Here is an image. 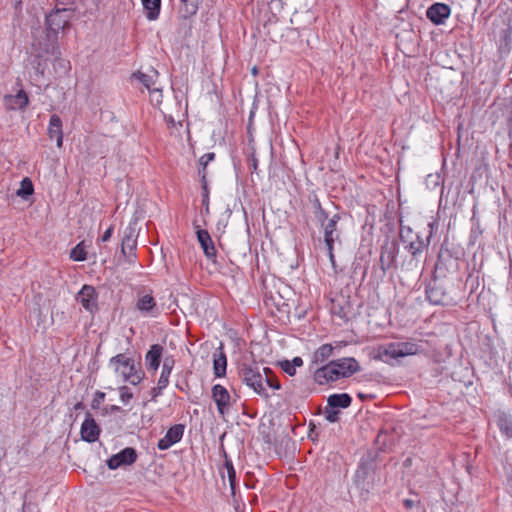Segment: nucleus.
<instances>
[{
    "mask_svg": "<svg viewBox=\"0 0 512 512\" xmlns=\"http://www.w3.org/2000/svg\"><path fill=\"white\" fill-rule=\"evenodd\" d=\"M359 371V364L356 359L348 357L331 361L314 372V380L319 385L328 384L341 378L350 377Z\"/></svg>",
    "mask_w": 512,
    "mask_h": 512,
    "instance_id": "obj_1",
    "label": "nucleus"
},
{
    "mask_svg": "<svg viewBox=\"0 0 512 512\" xmlns=\"http://www.w3.org/2000/svg\"><path fill=\"white\" fill-rule=\"evenodd\" d=\"M109 367L113 370L117 379L134 386L141 383L145 376L140 362L124 353L111 357Z\"/></svg>",
    "mask_w": 512,
    "mask_h": 512,
    "instance_id": "obj_2",
    "label": "nucleus"
},
{
    "mask_svg": "<svg viewBox=\"0 0 512 512\" xmlns=\"http://www.w3.org/2000/svg\"><path fill=\"white\" fill-rule=\"evenodd\" d=\"M418 351V345L413 342H390L381 344L374 349V359L392 364L393 361L415 355Z\"/></svg>",
    "mask_w": 512,
    "mask_h": 512,
    "instance_id": "obj_3",
    "label": "nucleus"
},
{
    "mask_svg": "<svg viewBox=\"0 0 512 512\" xmlns=\"http://www.w3.org/2000/svg\"><path fill=\"white\" fill-rule=\"evenodd\" d=\"M240 377L242 381L252 388L259 395H266V387L271 386L275 389L279 385L273 386L266 375H262L258 367L251 365H243L240 369Z\"/></svg>",
    "mask_w": 512,
    "mask_h": 512,
    "instance_id": "obj_4",
    "label": "nucleus"
},
{
    "mask_svg": "<svg viewBox=\"0 0 512 512\" xmlns=\"http://www.w3.org/2000/svg\"><path fill=\"white\" fill-rule=\"evenodd\" d=\"M339 221V215L335 214L330 218L326 224H324V243L326 245L329 260L332 266H335V256L333 253L334 244L339 241V233L337 232V223Z\"/></svg>",
    "mask_w": 512,
    "mask_h": 512,
    "instance_id": "obj_5",
    "label": "nucleus"
},
{
    "mask_svg": "<svg viewBox=\"0 0 512 512\" xmlns=\"http://www.w3.org/2000/svg\"><path fill=\"white\" fill-rule=\"evenodd\" d=\"M71 15L72 12L68 9H56L46 18L48 28L52 32L58 33L60 30H63L69 23Z\"/></svg>",
    "mask_w": 512,
    "mask_h": 512,
    "instance_id": "obj_6",
    "label": "nucleus"
},
{
    "mask_svg": "<svg viewBox=\"0 0 512 512\" xmlns=\"http://www.w3.org/2000/svg\"><path fill=\"white\" fill-rule=\"evenodd\" d=\"M137 459V454L134 448L127 447L119 453L111 456L107 460V465L110 469L115 470L119 467L131 465Z\"/></svg>",
    "mask_w": 512,
    "mask_h": 512,
    "instance_id": "obj_7",
    "label": "nucleus"
},
{
    "mask_svg": "<svg viewBox=\"0 0 512 512\" xmlns=\"http://www.w3.org/2000/svg\"><path fill=\"white\" fill-rule=\"evenodd\" d=\"M76 299L86 311L90 313L97 311V293L93 286L84 285Z\"/></svg>",
    "mask_w": 512,
    "mask_h": 512,
    "instance_id": "obj_8",
    "label": "nucleus"
},
{
    "mask_svg": "<svg viewBox=\"0 0 512 512\" xmlns=\"http://www.w3.org/2000/svg\"><path fill=\"white\" fill-rule=\"evenodd\" d=\"M136 308L144 316L157 317L160 313L156 300L149 293L138 295Z\"/></svg>",
    "mask_w": 512,
    "mask_h": 512,
    "instance_id": "obj_9",
    "label": "nucleus"
},
{
    "mask_svg": "<svg viewBox=\"0 0 512 512\" xmlns=\"http://www.w3.org/2000/svg\"><path fill=\"white\" fill-rule=\"evenodd\" d=\"M184 434V426L176 424L169 428L165 436L158 441L157 447L160 450H167L174 444L178 443Z\"/></svg>",
    "mask_w": 512,
    "mask_h": 512,
    "instance_id": "obj_10",
    "label": "nucleus"
},
{
    "mask_svg": "<svg viewBox=\"0 0 512 512\" xmlns=\"http://www.w3.org/2000/svg\"><path fill=\"white\" fill-rule=\"evenodd\" d=\"M411 235L412 230L409 227L401 226L400 239L405 243L408 242L406 249L415 257L423 251L425 244L418 235L415 236V239L408 241Z\"/></svg>",
    "mask_w": 512,
    "mask_h": 512,
    "instance_id": "obj_11",
    "label": "nucleus"
},
{
    "mask_svg": "<svg viewBox=\"0 0 512 512\" xmlns=\"http://www.w3.org/2000/svg\"><path fill=\"white\" fill-rule=\"evenodd\" d=\"M212 398L216 403L217 410L221 415H224L230 406V394L227 389L216 384L212 388Z\"/></svg>",
    "mask_w": 512,
    "mask_h": 512,
    "instance_id": "obj_12",
    "label": "nucleus"
},
{
    "mask_svg": "<svg viewBox=\"0 0 512 512\" xmlns=\"http://www.w3.org/2000/svg\"><path fill=\"white\" fill-rule=\"evenodd\" d=\"M196 235L197 240L201 248L203 249L205 256L209 260H212L214 262L216 258V248L214 246L210 234L208 233V231L198 228L196 231Z\"/></svg>",
    "mask_w": 512,
    "mask_h": 512,
    "instance_id": "obj_13",
    "label": "nucleus"
},
{
    "mask_svg": "<svg viewBox=\"0 0 512 512\" xmlns=\"http://www.w3.org/2000/svg\"><path fill=\"white\" fill-rule=\"evenodd\" d=\"M425 184L428 189L434 190L441 187V196L439 200V211H444L448 205V200L444 198V179L439 173L428 174L425 179Z\"/></svg>",
    "mask_w": 512,
    "mask_h": 512,
    "instance_id": "obj_14",
    "label": "nucleus"
},
{
    "mask_svg": "<svg viewBox=\"0 0 512 512\" xmlns=\"http://www.w3.org/2000/svg\"><path fill=\"white\" fill-rule=\"evenodd\" d=\"M80 433L82 440L93 443L98 440L100 430L93 418L86 417L81 425Z\"/></svg>",
    "mask_w": 512,
    "mask_h": 512,
    "instance_id": "obj_15",
    "label": "nucleus"
},
{
    "mask_svg": "<svg viewBox=\"0 0 512 512\" xmlns=\"http://www.w3.org/2000/svg\"><path fill=\"white\" fill-rule=\"evenodd\" d=\"M426 16L436 25L443 24L448 18V5L435 3L427 9Z\"/></svg>",
    "mask_w": 512,
    "mask_h": 512,
    "instance_id": "obj_16",
    "label": "nucleus"
},
{
    "mask_svg": "<svg viewBox=\"0 0 512 512\" xmlns=\"http://www.w3.org/2000/svg\"><path fill=\"white\" fill-rule=\"evenodd\" d=\"M29 103L28 96L24 90H19L15 95H6L4 105L9 110L24 109Z\"/></svg>",
    "mask_w": 512,
    "mask_h": 512,
    "instance_id": "obj_17",
    "label": "nucleus"
},
{
    "mask_svg": "<svg viewBox=\"0 0 512 512\" xmlns=\"http://www.w3.org/2000/svg\"><path fill=\"white\" fill-rule=\"evenodd\" d=\"M163 350V347L159 344H154L150 347L145 355V362L149 371L155 373L158 370Z\"/></svg>",
    "mask_w": 512,
    "mask_h": 512,
    "instance_id": "obj_18",
    "label": "nucleus"
},
{
    "mask_svg": "<svg viewBox=\"0 0 512 512\" xmlns=\"http://www.w3.org/2000/svg\"><path fill=\"white\" fill-rule=\"evenodd\" d=\"M133 77L141 82L148 91H150L154 87H157L159 73L154 68L149 67L147 71H137L133 74Z\"/></svg>",
    "mask_w": 512,
    "mask_h": 512,
    "instance_id": "obj_19",
    "label": "nucleus"
},
{
    "mask_svg": "<svg viewBox=\"0 0 512 512\" xmlns=\"http://www.w3.org/2000/svg\"><path fill=\"white\" fill-rule=\"evenodd\" d=\"M175 360L173 356L164 357L161 374L157 382V389L159 393L164 390L169 384V378L174 368Z\"/></svg>",
    "mask_w": 512,
    "mask_h": 512,
    "instance_id": "obj_20",
    "label": "nucleus"
},
{
    "mask_svg": "<svg viewBox=\"0 0 512 512\" xmlns=\"http://www.w3.org/2000/svg\"><path fill=\"white\" fill-rule=\"evenodd\" d=\"M48 135L50 139L56 140V145L58 148L62 146L63 143V132H62V121L60 117L56 114H53L50 117L49 126H48Z\"/></svg>",
    "mask_w": 512,
    "mask_h": 512,
    "instance_id": "obj_21",
    "label": "nucleus"
},
{
    "mask_svg": "<svg viewBox=\"0 0 512 512\" xmlns=\"http://www.w3.org/2000/svg\"><path fill=\"white\" fill-rule=\"evenodd\" d=\"M398 249L395 244L386 245L382 248L380 255V265L383 271H387L395 262Z\"/></svg>",
    "mask_w": 512,
    "mask_h": 512,
    "instance_id": "obj_22",
    "label": "nucleus"
},
{
    "mask_svg": "<svg viewBox=\"0 0 512 512\" xmlns=\"http://www.w3.org/2000/svg\"><path fill=\"white\" fill-rule=\"evenodd\" d=\"M50 59L48 57H44L42 54H37L32 60L31 65L33 68V77L35 81H39L40 78H43L46 70L48 69V62Z\"/></svg>",
    "mask_w": 512,
    "mask_h": 512,
    "instance_id": "obj_23",
    "label": "nucleus"
},
{
    "mask_svg": "<svg viewBox=\"0 0 512 512\" xmlns=\"http://www.w3.org/2000/svg\"><path fill=\"white\" fill-rule=\"evenodd\" d=\"M141 3L148 20L155 21L158 19L161 8V0H141Z\"/></svg>",
    "mask_w": 512,
    "mask_h": 512,
    "instance_id": "obj_24",
    "label": "nucleus"
},
{
    "mask_svg": "<svg viewBox=\"0 0 512 512\" xmlns=\"http://www.w3.org/2000/svg\"><path fill=\"white\" fill-rule=\"evenodd\" d=\"M227 359L222 350L213 353V370L216 377H223L226 373Z\"/></svg>",
    "mask_w": 512,
    "mask_h": 512,
    "instance_id": "obj_25",
    "label": "nucleus"
},
{
    "mask_svg": "<svg viewBox=\"0 0 512 512\" xmlns=\"http://www.w3.org/2000/svg\"><path fill=\"white\" fill-rule=\"evenodd\" d=\"M328 406L332 408H347L352 402V398L347 393L332 394L327 399Z\"/></svg>",
    "mask_w": 512,
    "mask_h": 512,
    "instance_id": "obj_26",
    "label": "nucleus"
},
{
    "mask_svg": "<svg viewBox=\"0 0 512 512\" xmlns=\"http://www.w3.org/2000/svg\"><path fill=\"white\" fill-rule=\"evenodd\" d=\"M333 354V346L331 344H323L313 354V362L323 363Z\"/></svg>",
    "mask_w": 512,
    "mask_h": 512,
    "instance_id": "obj_27",
    "label": "nucleus"
},
{
    "mask_svg": "<svg viewBox=\"0 0 512 512\" xmlns=\"http://www.w3.org/2000/svg\"><path fill=\"white\" fill-rule=\"evenodd\" d=\"M302 365L303 360L301 357H294L292 361L286 360L281 363L282 369L290 376H293L296 372V368L301 367Z\"/></svg>",
    "mask_w": 512,
    "mask_h": 512,
    "instance_id": "obj_28",
    "label": "nucleus"
},
{
    "mask_svg": "<svg viewBox=\"0 0 512 512\" xmlns=\"http://www.w3.org/2000/svg\"><path fill=\"white\" fill-rule=\"evenodd\" d=\"M34 192V187L32 181L29 178H24L20 183V188L17 190V196L21 198H26L32 195Z\"/></svg>",
    "mask_w": 512,
    "mask_h": 512,
    "instance_id": "obj_29",
    "label": "nucleus"
},
{
    "mask_svg": "<svg viewBox=\"0 0 512 512\" xmlns=\"http://www.w3.org/2000/svg\"><path fill=\"white\" fill-rule=\"evenodd\" d=\"M498 427L500 431L507 437L512 438V418L509 416H501L498 419Z\"/></svg>",
    "mask_w": 512,
    "mask_h": 512,
    "instance_id": "obj_30",
    "label": "nucleus"
},
{
    "mask_svg": "<svg viewBox=\"0 0 512 512\" xmlns=\"http://www.w3.org/2000/svg\"><path fill=\"white\" fill-rule=\"evenodd\" d=\"M70 258L74 261H85L87 258L84 242L78 243L70 253Z\"/></svg>",
    "mask_w": 512,
    "mask_h": 512,
    "instance_id": "obj_31",
    "label": "nucleus"
},
{
    "mask_svg": "<svg viewBox=\"0 0 512 512\" xmlns=\"http://www.w3.org/2000/svg\"><path fill=\"white\" fill-rule=\"evenodd\" d=\"M511 37L509 33L506 31L500 38V44H499V53L501 56L508 55L511 51Z\"/></svg>",
    "mask_w": 512,
    "mask_h": 512,
    "instance_id": "obj_32",
    "label": "nucleus"
},
{
    "mask_svg": "<svg viewBox=\"0 0 512 512\" xmlns=\"http://www.w3.org/2000/svg\"><path fill=\"white\" fill-rule=\"evenodd\" d=\"M214 158H215V153H213V152H208L200 157L199 165L202 167V171H200L199 173L201 174L203 179H205V169H206L207 165L211 161H213Z\"/></svg>",
    "mask_w": 512,
    "mask_h": 512,
    "instance_id": "obj_33",
    "label": "nucleus"
},
{
    "mask_svg": "<svg viewBox=\"0 0 512 512\" xmlns=\"http://www.w3.org/2000/svg\"><path fill=\"white\" fill-rule=\"evenodd\" d=\"M150 93V100L151 103L154 106H159L162 103V88L160 86L154 87L152 90L149 91Z\"/></svg>",
    "mask_w": 512,
    "mask_h": 512,
    "instance_id": "obj_34",
    "label": "nucleus"
},
{
    "mask_svg": "<svg viewBox=\"0 0 512 512\" xmlns=\"http://www.w3.org/2000/svg\"><path fill=\"white\" fill-rule=\"evenodd\" d=\"M119 397L122 404L127 405L133 398V394L129 391L128 387L122 386L119 388Z\"/></svg>",
    "mask_w": 512,
    "mask_h": 512,
    "instance_id": "obj_35",
    "label": "nucleus"
},
{
    "mask_svg": "<svg viewBox=\"0 0 512 512\" xmlns=\"http://www.w3.org/2000/svg\"><path fill=\"white\" fill-rule=\"evenodd\" d=\"M324 417L327 421L334 423L339 418V411L330 406L326 407L324 410Z\"/></svg>",
    "mask_w": 512,
    "mask_h": 512,
    "instance_id": "obj_36",
    "label": "nucleus"
},
{
    "mask_svg": "<svg viewBox=\"0 0 512 512\" xmlns=\"http://www.w3.org/2000/svg\"><path fill=\"white\" fill-rule=\"evenodd\" d=\"M135 245L136 241L131 236L125 237L122 242V252L125 253L126 248H130L132 250Z\"/></svg>",
    "mask_w": 512,
    "mask_h": 512,
    "instance_id": "obj_37",
    "label": "nucleus"
},
{
    "mask_svg": "<svg viewBox=\"0 0 512 512\" xmlns=\"http://www.w3.org/2000/svg\"><path fill=\"white\" fill-rule=\"evenodd\" d=\"M51 56L53 57L54 61L57 62L59 64V66L64 70V71H67L68 68H69V63L67 61H65L64 59H60L58 58L55 54H54V48L52 49V54Z\"/></svg>",
    "mask_w": 512,
    "mask_h": 512,
    "instance_id": "obj_38",
    "label": "nucleus"
},
{
    "mask_svg": "<svg viewBox=\"0 0 512 512\" xmlns=\"http://www.w3.org/2000/svg\"><path fill=\"white\" fill-rule=\"evenodd\" d=\"M436 294H437V291H436V290H434V289H431V290L427 291V297H428V299H429L432 303H434V304H439V303H441V300H440V299H438V298L436 297V296H437Z\"/></svg>",
    "mask_w": 512,
    "mask_h": 512,
    "instance_id": "obj_39",
    "label": "nucleus"
},
{
    "mask_svg": "<svg viewBox=\"0 0 512 512\" xmlns=\"http://www.w3.org/2000/svg\"><path fill=\"white\" fill-rule=\"evenodd\" d=\"M227 470H228V477H229L230 484L233 487L234 480H235V470L232 465H227Z\"/></svg>",
    "mask_w": 512,
    "mask_h": 512,
    "instance_id": "obj_40",
    "label": "nucleus"
},
{
    "mask_svg": "<svg viewBox=\"0 0 512 512\" xmlns=\"http://www.w3.org/2000/svg\"><path fill=\"white\" fill-rule=\"evenodd\" d=\"M112 233H113V226H110L105 232L104 234L102 235L101 237V242H107L111 236H112Z\"/></svg>",
    "mask_w": 512,
    "mask_h": 512,
    "instance_id": "obj_41",
    "label": "nucleus"
},
{
    "mask_svg": "<svg viewBox=\"0 0 512 512\" xmlns=\"http://www.w3.org/2000/svg\"><path fill=\"white\" fill-rule=\"evenodd\" d=\"M404 505H405L407 508H411V507H413V505H414V501H413V500H411V499H406V500H404Z\"/></svg>",
    "mask_w": 512,
    "mask_h": 512,
    "instance_id": "obj_42",
    "label": "nucleus"
},
{
    "mask_svg": "<svg viewBox=\"0 0 512 512\" xmlns=\"http://www.w3.org/2000/svg\"><path fill=\"white\" fill-rule=\"evenodd\" d=\"M169 123L174 124V119L172 117L169 118Z\"/></svg>",
    "mask_w": 512,
    "mask_h": 512,
    "instance_id": "obj_43",
    "label": "nucleus"
},
{
    "mask_svg": "<svg viewBox=\"0 0 512 512\" xmlns=\"http://www.w3.org/2000/svg\"><path fill=\"white\" fill-rule=\"evenodd\" d=\"M256 72H257V70H256V68L254 67V68L252 69V73H254V74H255Z\"/></svg>",
    "mask_w": 512,
    "mask_h": 512,
    "instance_id": "obj_44",
    "label": "nucleus"
}]
</instances>
